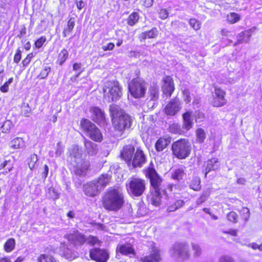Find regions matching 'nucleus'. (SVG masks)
Segmentation results:
<instances>
[{
  "label": "nucleus",
  "instance_id": "nucleus-1",
  "mask_svg": "<svg viewBox=\"0 0 262 262\" xmlns=\"http://www.w3.org/2000/svg\"><path fill=\"white\" fill-rule=\"evenodd\" d=\"M143 172L145 177L149 179L150 186L152 189H150L147 199L152 205L159 206L161 204L162 178L155 169L152 162L146 168L143 169Z\"/></svg>",
  "mask_w": 262,
  "mask_h": 262
},
{
  "label": "nucleus",
  "instance_id": "nucleus-2",
  "mask_svg": "<svg viewBox=\"0 0 262 262\" xmlns=\"http://www.w3.org/2000/svg\"><path fill=\"white\" fill-rule=\"evenodd\" d=\"M100 202L105 210L117 212L125 205V196L119 187H110L102 194Z\"/></svg>",
  "mask_w": 262,
  "mask_h": 262
},
{
  "label": "nucleus",
  "instance_id": "nucleus-3",
  "mask_svg": "<svg viewBox=\"0 0 262 262\" xmlns=\"http://www.w3.org/2000/svg\"><path fill=\"white\" fill-rule=\"evenodd\" d=\"M120 157L128 167L133 168H141L147 162L144 152L140 148L135 150L134 146L132 144L123 146L120 151Z\"/></svg>",
  "mask_w": 262,
  "mask_h": 262
},
{
  "label": "nucleus",
  "instance_id": "nucleus-4",
  "mask_svg": "<svg viewBox=\"0 0 262 262\" xmlns=\"http://www.w3.org/2000/svg\"><path fill=\"white\" fill-rule=\"evenodd\" d=\"M110 113L112 125L116 132L122 135L126 129L129 128L132 124L131 117L118 106L112 104L110 106Z\"/></svg>",
  "mask_w": 262,
  "mask_h": 262
},
{
  "label": "nucleus",
  "instance_id": "nucleus-5",
  "mask_svg": "<svg viewBox=\"0 0 262 262\" xmlns=\"http://www.w3.org/2000/svg\"><path fill=\"white\" fill-rule=\"evenodd\" d=\"M69 158L70 164L73 167L76 174L81 176L86 173L90 167L89 162L82 158V154L78 148L73 149Z\"/></svg>",
  "mask_w": 262,
  "mask_h": 262
},
{
  "label": "nucleus",
  "instance_id": "nucleus-6",
  "mask_svg": "<svg viewBox=\"0 0 262 262\" xmlns=\"http://www.w3.org/2000/svg\"><path fill=\"white\" fill-rule=\"evenodd\" d=\"M103 97L109 102L119 100L123 95V89L117 80L107 81L102 89Z\"/></svg>",
  "mask_w": 262,
  "mask_h": 262
},
{
  "label": "nucleus",
  "instance_id": "nucleus-7",
  "mask_svg": "<svg viewBox=\"0 0 262 262\" xmlns=\"http://www.w3.org/2000/svg\"><path fill=\"white\" fill-rule=\"evenodd\" d=\"M80 130L90 139L96 142H101L103 137L100 129L88 119L82 118L80 121Z\"/></svg>",
  "mask_w": 262,
  "mask_h": 262
},
{
  "label": "nucleus",
  "instance_id": "nucleus-8",
  "mask_svg": "<svg viewBox=\"0 0 262 262\" xmlns=\"http://www.w3.org/2000/svg\"><path fill=\"white\" fill-rule=\"evenodd\" d=\"M171 149L174 157L179 160H184L190 156L191 146L188 139L181 138L172 143Z\"/></svg>",
  "mask_w": 262,
  "mask_h": 262
},
{
  "label": "nucleus",
  "instance_id": "nucleus-9",
  "mask_svg": "<svg viewBox=\"0 0 262 262\" xmlns=\"http://www.w3.org/2000/svg\"><path fill=\"white\" fill-rule=\"evenodd\" d=\"M126 189L130 196L133 197L141 196L146 191V181L140 178L131 177L126 184Z\"/></svg>",
  "mask_w": 262,
  "mask_h": 262
},
{
  "label": "nucleus",
  "instance_id": "nucleus-10",
  "mask_svg": "<svg viewBox=\"0 0 262 262\" xmlns=\"http://www.w3.org/2000/svg\"><path fill=\"white\" fill-rule=\"evenodd\" d=\"M128 91L135 99L145 97L146 92V82L138 77L132 79L128 83Z\"/></svg>",
  "mask_w": 262,
  "mask_h": 262
},
{
  "label": "nucleus",
  "instance_id": "nucleus-11",
  "mask_svg": "<svg viewBox=\"0 0 262 262\" xmlns=\"http://www.w3.org/2000/svg\"><path fill=\"white\" fill-rule=\"evenodd\" d=\"M213 87L214 88V91L212 92L211 96L209 99L210 105L216 107L224 106L227 103L226 91L215 85H213Z\"/></svg>",
  "mask_w": 262,
  "mask_h": 262
},
{
  "label": "nucleus",
  "instance_id": "nucleus-12",
  "mask_svg": "<svg viewBox=\"0 0 262 262\" xmlns=\"http://www.w3.org/2000/svg\"><path fill=\"white\" fill-rule=\"evenodd\" d=\"M172 254L182 260L188 259L190 256L189 245L186 243H176L172 248Z\"/></svg>",
  "mask_w": 262,
  "mask_h": 262
},
{
  "label": "nucleus",
  "instance_id": "nucleus-13",
  "mask_svg": "<svg viewBox=\"0 0 262 262\" xmlns=\"http://www.w3.org/2000/svg\"><path fill=\"white\" fill-rule=\"evenodd\" d=\"M161 83L163 97L170 98L176 90L173 78L170 75H166L162 78Z\"/></svg>",
  "mask_w": 262,
  "mask_h": 262
},
{
  "label": "nucleus",
  "instance_id": "nucleus-14",
  "mask_svg": "<svg viewBox=\"0 0 262 262\" xmlns=\"http://www.w3.org/2000/svg\"><path fill=\"white\" fill-rule=\"evenodd\" d=\"M90 258L96 262H107L109 259V253L106 249L93 248L89 251Z\"/></svg>",
  "mask_w": 262,
  "mask_h": 262
},
{
  "label": "nucleus",
  "instance_id": "nucleus-15",
  "mask_svg": "<svg viewBox=\"0 0 262 262\" xmlns=\"http://www.w3.org/2000/svg\"><path fill=\"white\" fill-rule=\"evenodd\" d=\"M115 252L116 256L121 255L132 257L136 255L133 245L129 242L118 244L116 248Z\"/></svg>",
  "mask_w": 262,
  "mask_h": 262
},
{
  "label": "nucleus",
  "instance_id": "nucleus-16",
  "mask_svg": "<svg viewBox=\"0 0 262 262\" xmlns=\"http://www.w3.org/2000/svg\"><path fill=\"white\" fill-rule=\"evenodd\" d=\"M90 112L92 113V120L98 125H104L106 124L104 112L97 106H92L90 108Z\"/></svg>",
  "mask_w": 262,
  "mask_h": 262
},
{
  "label": "nucleus",
  "instance_id": "nucleus-17",
  "mask_svg": "<svg viewBox=\"0 0 262 262\" xmlns=\"http://www.w3.org/2000/svg\"><path fill=\"white\" fill-rule=\"evenodd\" d=\"M184 205V201L178 196H168L165 204L168 212H173L180 208Z\"/></svg>",
  "mask_w": 262,
  "mask_h": 262
},
{
  "label": "nucleus",
  "instance_id": "nucleus-18",
  "mask_svg": "<svg viewBox=\"0 0 262 262\" xmlns=\"http://www.w3.org/2000/svg\"><path fill=\"white\" fill-rule=\"evenodd\" d=\"M181 110L180 102L177 97L171 99L166 104L164 109V113L169 116L176 115Z\"/></svg>",
  "mask_w": 262,
  "mask_h": 262
},
{
  "label": "nucleus",
  "instance_id": "nucleus-19",
  "mask_svg": "<svg viewBox=\"0 0 262 262\" xmlns=\"http://www.w3.org/2000/svg\"><path fill=\"white\" fill-rule=\"evenodd\" d=\"M66 238L70 244L75 246H82L87 241L85 235L78 231L68 234L66 236Z\"/></svg>",
  "mask_w": 262,
  "mask_h": 262
},
{
  "label": "nucleus",
  "instance_id": "nucleus-20",
  "mask_svg": "<svg viewBox=\"0 0 262 262\" xmlns=\"http://www.w3.org/2000/svg\"><path fill=\"white\" fill-rule=\"evenodd\" d=\"M141 262H164L161 251L154 247L150 253L141 257Z\"/></svg>",
  "mask_w": 262,
  "mask_h": 262
},
{
  "label": "nucleus",
  "instance_id": "nucleus-21",
  "mask_svg": "<svg viewBox=\"0 0 262 262\" xmlns=\"http://www.w3.org/2000/svg\"><path fill=\"white\" fill-rule=\"evenodd\" d=\"M172 139L169 135H163L158 138L155 143L154 147L158 152L166 149L171 143Z\"/></svg>",
  "mask_w": 262,
  "mask_h": 262
},
{
  "label": "nucleus",
  "instance_id": "nucleus-22",
  "mask_svg": "<svg viewBox=\"0 0 262 262\" xmlns=\"http://www.w3.org/2000/svg\"><path fill=\"white\" fill-rule=\"evenodd\" d=\"M83 191L88 196L93 197L97 195L99 192L98 185L94 182L87 183L83 186Z\"/></svg>",
  "mask_w": 262,
  "mask_h": 262
},
{
  "label": "nucleus",
  "instance_id": "nucleus-23",
  "mask_svg": "<svg viewBox=\"0 0 262 262\" xmlns=\"http://www.w3.org/2000/svg\"><path fill=\"white\" fill-rule=\"evenodd\" d=\"M159 34V31L156 27H152L149 30L144 31L139 35L140 42L144 41L147 39H156Z\"/></svg>",
  "mask_w": 262,
  "mask_h": 262
},
{
  "label": "nucleus",
  "instance_id": "nucleus-24",
  "mask_svg": "<svg viewBox=\"0 0 262 262\" xmlns=\"http://www.w3.org/2000/svg\"><path fill=\"white\" fill-rule=\"evenodd\" d=\"M192 113L187 111L184 113L182 116L183 119V128L186 130L188 131L193 126V122L191 118Z\"/></svg>",
  "mask_w": 262,
  "mask_h": 262
},
{
  "label": "nucleus",
  "instance_id": "nucleus-25",
  "mask_svg": "<svg viewBox=\"0 0 262 262\" xmlns=\"http://www.w3.org/2000/svg\"><path fill=\"white\" fill-rule=\"evenodd\" d=\"M219 163V160L217 158H212L208 160L206 162V168L205 177L206 178L207 174L212 170H215L217 168V164Z\"/></svg>",
  "mask_w": 262,
  "mask_h": 262
},
{
  "label": "nucleus",
  "instance_id": "nucleus-26",
  "mask_svg": "<svg viewBox=\"0 0 262 262\" xmlns=\"http://www.w3.org/2000/svg\"><path fill=\"white\" fill-rule=\"evenodd\" d=\"M68 51L63 48L58 54L56 58V63L59 66H62L69 58Z\"/></svg>",
  "mask_w": 262,
  "mask_h": 262
},
{
  "label": "nucleus",
  "instance_id": "nucleus-27",
  "mask_svg": "<svg viewBox=\"0 0 262 262\" xmlns=\"http://www.w3.org/2000/svg\"><path fill=\"white\" fill-rule=\"evenodd\" d=\"M75 25V18L74 17H70L67 23V26L63 30L62 36L66 37L68 35L70 34L73 31Z\"/></svg>",
  "mask_w": 262,
  "mask_h": 262
},
{
  "label": "nucleus",
  "instance_id": "nucleus-28",
  "mask_svg": "<svg viewBox=\"0 0 262 262\" xmlns=\"http://www.w3.org/2000/svg\"><path fill=\"white\" fill-rule=\"evenodd\" d=\"M140 19V16L137 12H132L126 19V24L131 27L137 24Z\"/></svg>",
  "mask_w": 262,
  "mask_h": 262
},
{
  "label": "nucleus",
  "instance_id": "nucleus-29",
  "mask_svg": "<svg viewBox=\"0 0 262 262\" xmlns=\"http://www.w3.org/2000/svg\"><path fill=\"white\" fill-rule=\"evenodd\" d=\"M239 219L244 224L247 223L250 217V210L247 207H242L239 211Z\"/></svg>",
  "mask_w": 262,
  "mask_h": 262
},
{
  "label": "nucleus",
  "instance_id": "nucleus-30",
  "mask_svg": "<svg viewBox=\"0 0 262 262\" xmlns=\"http://www.w3.org/2000/svg\"><path fill=\"white\" fill-rule=\"evenodd\" d=\"M16 246L15 239L11 237L8 238L3 245L4 250L7 253H10L14 250Z\"/></svg>",
  "mask_w": 262,
  "mask_h": 262
},
{
  "label": "nucleus",
  "instance_id": "nucleus-31",
  "mask_svg": "<svg viewBox=\"0 0 262 262\" xmlns=\"http://www.w3.org/2000/svg\"><path fill=\"white\" fill-rule=\"evenodd\" d=\"M111 179V176L107 173L102 174L97 179V184H99L101 186L105 187L110 184Z\"/></svg>",
  "mask_w": 262,
  "mask_h": 262
},
{
  "label": "nucleus",
  "instance_id": "nucleus-32",
  "mask_svg": "<svg viewBox=\"0 0 262 262\" xmlns=\"http://www.w3.org/2000/svg\"><path fill=\"white\" fill-rule=\"evenodd\" d=\"M241 19V15L235 12H230L226 16V21L229 24H235L238 22Z\"/></svg>",
  "mask_w": 262,
  "mask_h": 262
},
{
  "label": "nucleus",
  "instance_id": "nucleus-33",
  "mask_svg": "<svg viewBox=\"0 0 262 262\" xmlns=\"http://www.w3.org/2000/svg\"><path fill=\"white\" fill-rule=\"evenodd\" d=\"M185 176L184 170L182 168H178L175 169L171 174V178L174 180L180 182L183 179Z\"/></svg>",
  "mask_w": 262,
  "mask_h": 262
},
{
  "label": "nucleus",
  "instance_id": "nucleus-34",
  "mask_svg": "<svg viewBox=\"0 0 262 262\" xmlns=\"http://www.w3.org/2000/svg\"><path fill=\"white\" fill-rule=\"evenodd\" d=\"M201 179L198 176L193 178L189 184L190 188L194 191H200L201 189Z\"/></svg>",
  "mask_w": 262,
  "mask_h": 262
},
{
  "label": "nucleus",
  "instance_id": "nucleus-35",
  "mask_svg": "<svg viewBox=\"0 0 262 262\" xmlns=\"http://www.w3.org/2000/svg\"><path fill=\"white\" fill-rule=\"evenodd\" d=\"M149 96L150 100H156L159 96V90L157 86H150L149 88Z\"/></svg>",
  "mask_w": 262,
  "mask_h": 262
},
{
  "label": "nucleus",
  "instance_id": "nucleus-36",
  "mask_svg": "<svg viewBox=\"0 0 262 262\" xmlns=\"http://www.w3.org/2000/svg\"><path fill=\"white\" fill-rule=\"evenodd\" d=\"M24 141L21 138L16 137L11 141L10 146L12 149H19L24 145Z\"/></svg>",
  "mask_w": 262,
  "mask_h": 262
},
{
  "label": "nucleus",
  "instance_id": "nucleus-37",
  "mask_svg": "<svg viewBox=\"0 0 262 262\" xmlns=\"http://www.w3.org/2000/svg\"><path fill=\"white\" fill-rule=\"evenodd\" d=\"M195 133L196 141L199 143H203L206 139V133L204 129L202 128H198L196 129Z\"/></svg>",
  "mask_w": 262,
  "mask_h": 262
},
{
  "label": "nucleus",
  "instance_id": "nucleus-38",
  "mask_svg": "<svg viewBox=\"0 0 262 262\" xmlns=\"http://www.w3.org/2000/svg\"><path fill=\"white\" fill-rule=\"evenodd\" d=\"M188 23L190 26L196 31L199 30L201 28V22L195 18H190L188 20Z\"/></svg>",
  "mask_w": 262,
  "mask_h": 262
},
{
  "label": "nucleus",
  "instance_id": "nucleus-39",
  "mask_svg": "<svg viewBox=\"0 0 262 262\" xmlns=\"http://www.w3.org/2000/svg\"><path fill=\"white\" fill-rule=\"evenodd\" d=\"M46 194L50 199L56 200L59 198V193L53 186L49 187L46 191Z\"/></svg>",
  "mask_w": 262,
  "mask_h": 262
},
{
  "label": "nucleus",
  "instance_id": "nucleus-40",
  "mask_svg": "<svg viewBox=\"0 0 262 262\" xmlns=\"http://www.w3.org/2000/svg\"><path fill=\"white\" fill-rule=\"evenodd\" d=\"M51 68L49 66H45L41 69L39 73L37 75V78L40 79H43L47 77L49 73L51 72Z\"/></svg>",
  "mask_w": 262,
  "mask_h": 262
},
{
  "label": "nucleus",
  "instance_id": "nucleus-41",
  "mask_svg": "<svg viewBox=\"0 0 262 262\" xmlns=\"http://www.w3.org/2000/svg\"><path fill=\"white\" fill-rule=\"evenodd\" d=\"M47 38L46 36H41L34 41V46L35 49L42 48L47 42Z\"/></svg>",
  "mask_w": 262,
  "mask_h": 262
},
{
  "label": "nucleus",
  "instance_id": "nucleus-42",
  "mask_svg": "<svg viewBox=\"0 0 262 262\" xmlns=\"http://www.w3.org/2000/svg\"><path fill=\"white\" fill-rule=\"evenodd\" d=\"M37 262H57L53 256L46 254H40L37 258Z\"/></svg>",
  "mask_w": 262,
  "mask_h": 262
},
{
  "label": "nucleus",
  "instance_id": "nucleus-43",
  "mask_svg": "<svg viewBox=\"0 0 262 262\" xmlns=\"http://www.w3.org/2000/svg\"><path fill=\"white\" fill-rule=\"evenodd\" d=\"M36 53L34 52H30L27 54L25 58L21 61V64L23 67H27L31 62L32 59L35 56Z\"/></svg>",
  "mask_w": 262,
  "mask_h": 262
},
{
  "label": "nucleus",
  "instance_id": "nucleus-44",
  "mask_svg": "<svg viewBox=\"0 0 262 262\" xmlns=\"http://www.w3.org/2000/svg\"><path fill=\"white\" fill-rule=\"evenodd\" d=\"M227 219L228 221L236 224L238 221V215L236 212L233 211H231L227 214Z\"/></svg>",
  "mask_w": 262,
  "mask_h": 262
},
{
  "label": "nucleus",
  "instance_id": "nucleus-45",
  "mask_svg": "<svg viewBox=\"0 0 262 262\" xmlns=\"http://www.w3.org/2000/svg\"><path fill=\"white\" fill-rule=\"evenodd\" d=\"M87 243L92 246H95V245H100L101 244V241L98 239L96 236L90 235L87 238Z\"/></svg>",
  "mask_w": 262,
  "mask_h": 262
},
{
  "label": "nucleus",
  "instance_id": "nucleus-46",
  "mask_svg": "<svg viewBox=\"0 0 262 262\" xmlns=\"http://www.w3.org/2000/svg\"><path fill=\"white\" fill-rule=\"evenodd\" d=\"M170 132L174 134L181 135L182 134V130L180 127V126L178 124L173 123L169 126Z\"/></svg>",
  "mask_w": 262,
  "mask_h": 262
},
{
  "label": "nucleus",
  "instance_id": "nucleus-47",
  "mask_svg": "<svg viewBox=\"0 0 262 262\" xmlns=\"http://www.w3.org/2000/svg\"><path fill=\"white\" fill-rule=\"evenodd\" d=\"M30 161L28 163L29 167L31 170H32L35 167V164L38 161L37 155L33 154L30 156Z\"/></svg>",
  "mask_w": 262,
  "mask_h": 262
},
{
  "label": "nucleus",
  "instance_id": "nucleus-48",
  "mask_svg": "<svg viewBox=\"0 0 262 262\" xmlns=\"http://www.w3.org/2000/svg\"><path fill=\"white\" fill-rule=\"evenodd\" d=\"M84 144L85 148L89 150L95 151L96 149L97 145L88 140L84 141Z\"/></svg>",
  "mask_w": 262,
  "mask_h": 262
},
{
  "label": "nucleus",
  "instance_id": "nucleus-49",
  "mask_svg": "<svg viewBox=\"0 0 262 262\" xmlns=\"http://www.w3.org/2000/svg\"><path fill=\"white\" fill-rule=\"evenodd\" d=\"M21 51L19 48L16 50L15 53L13 57V62L16 64H18L21 59Z\"/></svg>",
  "mask_w": 262,
  "mask_h": 262
},
{
  "label": "nucleus",
  "instance_id": "nucleus-50",
  "mask_svg": "<svg viewBox=\"0 0 262 262\" xmlns=\"http://www.w3.org/2000/svg\"><path fill=\"white\" fill-rule=\"evenodd\" d=\"M81 63L75 62L73 64V70L75 71H79L78 73L75 76L76 77H78L80 75V74L83 72V70H81Z\"/></svg>",
  "mask_w": 262,
  "mask_h": 262
},
{
  "label": "nucleus",
  "instance_id": "nucleus-51",
  "mask_svg": "<svg viewBox=\"0 0 262 262\" xmlns=\"http://www.w3.org/2000/svg\"><path fill=\"white\" fill-rule=\"evenodd\" d=\"M191 247L193 250V255L195 256H199L201 253V249L200 246L195 244H192Z\"/></svg>",
  "mask_w": 262,
  "mask_h": 262
},
{
  "label": "nucleus",
  "instance_id": "nucleus-52",
  "mask_svg": "<svg viewBox=\"0 0 262 262\" xmlns=\"http://www.w3.org/2000/svg\"><path fill=\"white\" fill-rule=\"evenodd\" d=\"M159 14V17L162 19H165L168 16V12L166 9H161Z\"/></svg>",
  "mask_w": 262,
  "mask_h": 262
},
{
  "label": "nucleus",
  "instance_id": "nucleus-53",
  "mask_svg": "<svg viewBox=\"0 0 262 262\" xmlns=\"http://www.w3.org/2000/svg\"><path fill=\"white\" fill-rule=\"evenodd\" d=\"M115 48V44L113 42H109L105 46L102 47L103 51H112Z\"/></svg>",
  "mask_w": 262,
  "mask_h": 262
},
{
  "label": "nucleus",
  "instance_id": "nucleus-54",
  "mask_svg": "<svg viewBox=\"0 0 262 262\" xmlns=\"http://www.w3.org/2000/svg\"><path fill=\"white\" fill-rule=\"evenodd\" d=\"M238 230L235 229H230L228 231H224L223 233L224 234H229L232 236H236L237 235Z\"/></svg>",
  "mask_w": 262,
  "mask_h": 262
},
{
  "label": "nucleus",
  "instance_id": "nucleus-55",
  "mask_svg": "<svg viewBox=\"0 0 262 262\" xmlns=\"http://www.w3.org/2000/svg\"><path fill=\"white\" fill-rule=\"evenodd\" d=\"M75 3L78 10H81L85 6V3L83 0H76Z\"/></svg>",
  "mask_w": 262,
  "mask_h": 262
},
{
  "label": "nucleus",
  "instance_id": "nucleus-56",
  "mask_svg": "<svg viewBox=\"0 0 262 262\" xmlns=\"http://www.w3.org/2000/svg\"><path fill=\"white\" fill-rule=\"evenodd\" d=\"M219 262H234V261L230 257L224 256L220 258Z\"/></svg>",
  "mask_w": 262,
  "mask_h": 262
},
{
  "label": "nucleus",
  "instance_id": "nucleus-57",
  "mask_svg": "<svg viewBox=\"0 0 262 262\" xmlns=\"http://www.w3.org/2000/svg\"><path fill=\"white\" fill-rule=\"evenodd\" d=\"M9 84L6 82L0 87V91L3 93H7L9 91Z\"/></svg>",
  "mask_w": 262,
  "mask_h": 262
},
{
  "label": "nucleus",
  "instance_id": "nucleus-58",
  "mask_svg": "<svg viewBox=\"0 0 262 262\" xmlns=\"http://www.w3.org/2000/svg\"><path fill=\"white\" fill-rule=\"evenodd\" d=\"M43 168H44V171L42 173L41 176H42V178H43V179H45L47 177L48 172H49L48 166L47 164H45L43 166Z\"/></svg>",
  "mask_w": 262,
  "mask_h": 262
},
{
  "label": "nucleus",
  "instance_id": "nucleus-59",
  "mask_svg": "<svg viewBox=\"0 0 262 262\" xmlns=\"http://www.w3.org/2000/svg\"><path fill=\"white\" fill-rule=\"evenodd\" d=\"M152 4V0H144L143 6L146 8L150 7Z\"/></svg>",
  "mask_w": 262,
  "mask_h": 262
},
{
  "label": "nucleus",
  "instance_id": "nucleus-60",
  "mask_svg": "<svg viewBox=\"0 0 262 262\" xmlns=\"http://www.w3.org/2000/svg\"><path fill=\"white\" fill-rule=\"evenodd\" d=\"M0 262H11L10 258L8 256L0 257Z\"/></svg>",
  "mask_w": 262,
  "mask_h": 262
},
{
  "label": "nucleus",
  "instance_id": "nucleus-61",
  "mask_svg": "<svg viewBox=\"0 0 262 262\" xmlns=\"http://www.w3.org/2000/svg\"><path fill=\"white\" fill-rule=\"evenodd\" d=\"M249 247H251L253 250H258V244L256 243H252L250 245H249Z\"/></svg>",
  "mask_w": 262,
  "mask_h": 262
},
{
  "label": "nucleus",
  "instance_id": "nucleus-62",
  "mask_svg": "<svg viewBox=\"0 0 262 262\" xmlns=\"http://www.w3.org/2000/svg\"><path fill=\"white\" fill-rule=\"evenodd\" d=\"M237 183L241 185H244L246 183V180L244 178H239L237 179Z\"/></svg>",
  "mask_w": 262,
  "mask_h": 262
},
{
  "label": "nucleus",
  "instance_id": "nucleus-63",
  "mask_svg": "<svg viewBox=\"0 0 262 262\" xmlns=\"http://www.w3.org/2000/svg\"><path fill=\"white\" fill-rule=\"evenodd\" d=\"M26 33V29L25 27H24L21 29V30L19 32V34L18 35V37L19 38H21V36Z\"/></svg>",
  "mask_w": 262,
  "mask_h": 262
},
{
  "label": "nucleus",
  "instance_id": "nucleus-64",
  "mask_svg": "<svg viewBox=\"0 0 262 262\" xmlns=\"http://www.w3.org/2000/svg\"><path fill=\"white\" fill-rule=\"evenodd\" d=\"M31 43H30V41H27V42L26 43V44H25V46H24V49H25V50L26 51H27L30 50V49H31Z\"/></svg>",
  "mask_w": 262,
  "mask_h": 262
}]
</instances>
